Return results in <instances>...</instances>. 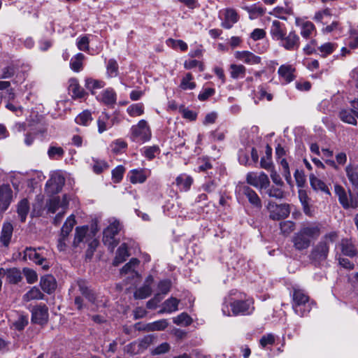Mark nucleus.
I'll return each instance as SVG.
<instances>
[{"label": "nucleus", "mask_w": 358, "mask_h": 358, "mask_svg": "<svg viewBox=\"0 0 358 358\" xmlns=\"http://www.w3.org/2000/svg\"><path fill=\"white\" fill-rule=\"evenodd\" d=\"M255 310L252 299L245 300H234L230 303L224 302L222 306V312L225 316L249 315Z\"/></svg>", "instance_id": "1"}, {"label": "nucleus", "mask_w": 358, "mask_h": 358, "mask_svg": "<svg viewBox=\"0 0 358 358\" xmlns=\"http://www.w3.org/2000/svg\"><path fill=\"white\" fill-rule=\"evenodd\" d=\"M69 196L64 194L62 197L55 196L52 198L47 204L48 210L57 215L54 219V223L58 224L61 222L66 210L68 208Z\"/></svg>", "instance_id": "2"}, {"label": "nucleus", "mask_w": 358, "mask_h": 358, "mask_svg": "<svg viewBox=\"0 0 358 358\" xmlns=\"http://www.w3.org/2000/svg\"><path fill=\"white\" fill-rule=\"evenodd\" d=\"M108 222V226L103 230L102 241L108 250L113 251L119 243L116 236L121 229V225L120 222L114 218L110 219Z\"/></svg>", "instance_id": "3"}, {"label": "nucleus", "mask_w": 358, "mask_h": 358, "mask_svg": "<svg viewBox=\"0 0 358 358\" xmlns=\"http://www.w3.org/2000/svg\"><path fill=\"white\" fill-rule=\"evenodd\" d=\"M293 309L296 314L303 317L311 310V303L308 296L303 290L294 289L293 293Z\"/></svg>", "instance_id": "4"}, {"label": "nucleus", "mask_w": 358, "mask_h": 358, "mask_svg": "<svg viewBox=\"0 0 358 358\" xmlns=\"http://www.w3.org/2000/svg\"><path fill=\"white\" fill-rule=\"evenodd\" d=\"M151 132L144 120H141L136 125H133L131 128L130 138L136 143H144L150 140Z\"/></svg>", "instance_id": "5"}, {"label": "nucleus", "mask_w": 358, "mask_h": 358, "mask_svg": "<svg viewBox=\"0 0 358 358\" xmlns=\"http://www.w3.org/2000/svg\"><path fill=\"white\" fill-rule=\"evenodd\" d=\"M248 184L253 186L259 191L266 189L270 186V180L268 176L263 171L249 172L246 176Z\"/></svg>", "instance_id": "6"}, {"label": "nucleus", "mask_w": 358, "mask_h": 358, "mask_svg": "<svg viewBox=\"0 0 358 358\" xmlns=\"http://www.w3.org/2000/svg\"><path fill=\"white\" fill-rule=\"evenodd\" d=\"M65 179L62 173L59 171L51 173L50 179L46 182V191L49 194H57L64 185Z\"/></svg>", "instance_id": "7"}, {"label": "nucleus", "mask_w": 358, "mask_h": 358, "mask_svg": "<svg viewBox=\"0 0 358 358\" xmlns=\"http://www.w3.org/2000/svg\"><path fill=\"white\" fill-rule=\"evenodd\" d=\"M334 192L338 198L340 203L344 208H355L358 207L357 200L353 199L350 193H348L340 185H334Z\"/></svg>", "instance_id": "8"}, {"label": "nucleus", "mask_w": 358, "mask_h": 358, "mask_svg": "<svg viewBox=\"0 0 358 358\" xmlns=\"http://www.w3.org/2000/svg\"><path fill=\"white\" fill-rule=\"evenodd\" d=\"M236 193L239 196H245L250 203L255 208H261L262 201L256 192L245 185L236 187Z\"/></svg>", "instance_id": "9"}, {"label": "nucleus", "mask_w": 358, "mask_h": 358, "mask_svg": "<svg viewBox=\"0 0 358 358\" xmlns=\"http://www.w3.org/2000/svg\"><path fill=\"white\" fill-rule=\"evenodd\" d=\"M31 312V322L33 323L43 325L48 321V308L45 304L34 306Z\"/></svg>", "instance_id": "10"}, {"label": "nucleus", "mask_w": 358, "mask_h": 358, "mask_svg": "<svg viewBox=\"0 0 358 358\" xmlns=\"http://www.w3.org/2000/svg\"><path fill=\"white\" fill-rule=\"evenodd\" d=\"M92 235V229L90 231L87 226L77 227L75 230L73 246L81 248L82 245H85L90 240Z\"/></svg>", "instance_id": "11"}, {"label": "nucleus", "mask_w": 358, "mask_h": 358, "mask_svg": "<svg viewBox=\"0 0 358 358\" xmlns=\"http://www.w3.org/2000/svg\"><path fill=\"white\" fill-rule=\"evenodd\" d=\"M278 41L280 45L287 50H294L299 47V37L294 31H289L288 34L285 33Z\"/></svg>", "instance_id": "12"}, {"label": "nucleus", "mask_w": 358, "mask_h": 358, "mask_svg": "<svg viewBox=\"0 0 358 358\" xmlns=\"http://www.w3.org/2000/svg\"><path fill=\"white\" fill-rule=\"evenodd\" d=\"M270 217L273 220H279L287 217L289 213V206L287 204H270L268 207Z\"/></svg>", "instance_id": "13"}, {"label": "nucleus", "mask_w": 358, "mask_h": 358, "mask_svg": "<svg viewBox=\"0 0 358 358\" xmlns=\"http://www.w3.org/2000/svg\"><path fill=\"white\" fill-rule=\"evenodd\" d=\"M150 176V170L147 169H135L129 171L127 177L132 184L143 183Z\"/></svg>", "instance_id": "14"}, {"label": "nucleus", "mask_w": 358, "mask_h": 358, "mask_svg": "<svg viewBox=\"0 0 358 358\" xmlns=\"http://www.w3.org/2000/svg\"><path fill=\"white\" fill-rule=\"evenodd\" d=\"M24 259H29L33 261L37 264L43 265V261L45 260V256L43 254V251L41 248H38V249L33 248H27L24 251Z\"/></svg>", "instance_id": "15"}, {"label": "nucleus", "mask_w": 358, "mask_h": 358, "mask_svg": "<svg viewBox=\"0 0 358 358\" xmlns=\"http://www.w3.org/2000/svg\"><path fill=\"white\" fill-rule=\"evenodd\" d=\"M234 57L248 65H255L261 62V57L250 51H236Z\"/></svg>", "instance_id": "16"}, {"label": "nucleus", "mask_w": 358, "mask_h": 358, "mask_svg": "<svg viewBox=\"0 0 358 358\" xmlns=\"http://www.w3.org/2000/svg\"><path fill=\"white\" fill-rule=\"evenodd\" d=\"M12 199V190L8 185H0V213L9 206Z\"/></svg>", "instance_id": "17"}, {"label": "nucleus", "mask_w": 358, "mask_h": 358, "mask_svg": "<svg viewBox=\"0 0 358 358\" xmlns=\"http://www.w3.org/2000/svg\"><path fill=\"white\" fill-rule=\"evenodd\" d=\"M153 282V278L152 275H149L145 279L144 285L138 288L134 294V296L136 299H143L148 297L152 293L151 285Z\"/></svg>", "instance_id": "18"}, {"label": "nucleus", "mask_w": 358, "mask_h": 358, "mask_svg": "<svg viewBox=\"0 0 358 358\" xmlns=\"http://www.w3.org/2000/svg\"><path fill=\"white\" fill-rule=\"evenodd\" d=\"M220 15L224 17V20L222 22V27L226 29H230L238 19V15L236 11L232 8H227L220 10Z\"/></svg>", "instance_id": "19"}, {"label": "nucleus", "mask_w": 358, "mask_h": 358, "mask_svg": "<svg viewBox=\"0 0 358 358\" xmlns=\"http://www.w3.org/2000/svg\"><path fill=\"white\" fill-rule=\"evenodd\" d=\"M139 264V261L136 258H132L129 262L126 264L120 271L122 276H128L129 278H140V275L136 271V267Z\"/></svg>", "instance_id": "20"}, {"label": "nucleus", "mask_w": 358, "mask_h": 358, "mask_svg": "<svg viewBox=\"0 0 358 358\" xmlns=\"http://www.w3.org/2000/svg\"><path fill=\"white\" fill-rule=\"evenodd\" d=\"M296 24L300 28V34L303 38H308L316 32L315 27L311 22L296 19Z\"/></svg>", "instance_id": "21"}, {"label": "nucleus", "mask_w": 358, "mask_h": 358, "mask_svg": "<svg viewBox=\"0 0 358 358\" xmlns=\"http://www.w3.org/2000/svg\"><path fill=\"white\" fill-rule=\"evenodd\" d=\"M96 99L107 106H113L116 103L117 95L113 89L107 88L96 96Z\"/></svg>", "instance_id": "22"}, {"label": "nucleus", "mask_w": 358, "mask_h": 358, "mask_svg": "<svg viewBox=\"0 0 358 358\" xmlns=\"http://www.w3.org/2000/svg\"><path fill=\"white\" fill-rule=\"evenodd\" d=\"M285 33L286 27L284 23L276 20L272 22L270 28V34L273 40L278 41L280 38H282Z\"/></svg>", "instance_id": "23"}, {"label": "nucleus", "mask_w": 358, "mask_h": 358, "mask_svg": "<svg viewBox=\"0 0 358 358\" xmlns=\"http://www.w3.org/2000/svg\"><path fill=\"white\" fill-rule=\"evenodd\" d=\"M329 252V247L326 242L322 241L313 249L311 256L315 261L326 259Z\"/></svg>", "instance_id": "24"}, {"label": "nucleus", "mask_w": 358, "mask_h": 358, "mask_svg": "<svg viewBox=\"0 0 358 358\" xmlns=\"http://www.w3.org/2000/svg\"><path fill=\"white\" fill-rule=\"evenodd\" d=\"M40 285L42 289L48 294L52 293L56 289V280L51 275L43 276L41 278Z\"/></svg>", "instance_id": "25"}, {"label": "nucleus", "mask_w": 358, "mask_h": 358, "mask_svg": "<svg viewBox=\"0 0 358 358\" xmlns=\"http://www.w3.org/2000/svg\"><path fill=\"white\" fill-rule=\"evenodd\" d=\"M193 178L185 173L179 175L176 179V184L181 191L187 192L190 189Z\"/></svg>", "instance_id": "26"}, {"label": "nucleus", "mask_w": 358, "mask_h": 358, "mask_svg": "<svg viewBox=\"0 0 358 358\" xmlns=\"http://www.w3.org/2000/svg\"><path fill=\"white\" fill-rule=\"evenodd\" d=\"M13 227L10 223L6 222L3 224L0 236V242L4 246L9 245L13 236Z\"/></svg>", "instance_id": "27"}, {"label": "nucleus", "mask_w": 358, "mask_h": 358, "mask_svg": "<svg viewBox=\"0 0 358 358\" xmlns=\"http://www.w3.org/2000/svg\"><path fill=\"white\" fill-rule=\"evenodd\" d=\"M345 171L350 183L358 188V166L349 164L345 167Z\"/></svg>", "instance_id": "28"}, {"label": "nucleus", "mask_w": 358, "mask_h": 358, "mask_svg": "<svg viewBox=\"0 0 358 358\" xmlns=\"http://www.w3.org/2000/svg\"><path fill=\"white\" fill-rule=\"evenodd\" d=\"M338 48V45L333 42H327L317 48V53L322 57H327L333 53Z\"/></svg>", "instance_id": "29"}, {"label": "nucleus", "mask_w": 358, "mask_h": 358, "mask_svg": "<svg viewBox=\"0 0 358 358\" xmlns=\"http://www.w3.org/2000/svg\"><path fill=\"white\" fill-rule=\"evenodd\" d=\"M341 120L348 124L356 125L358 119V113H355L352 110L344 109L339 113Z\"/></svg>", "instance_id": "30"}, {"label": "nucleus", "mask_w": 358, "mask_h": 358, "mask_svg": "<svg viewBox=\"0 0 358 358\" xmlns=\"http://www.w3.org/2000/svg\"><path fill=\"white\" fill-rule=\"evenodd\" d=\"M69 90L75 98H82L85 95L84 90L80 86L78 80L76 78H71L69 81Z\"/></svg>", "instance_id": "31"}, {"label": "nucleus", "mask_w": 358, "mask_h": 358, "mask_svg": "<svg viewBox=\"0 0 358 358\" xmlns=\"http://www.w3.org/2000/svg\"><path fill=\"white\" fill-rule=\"evenodd\" d=\"M129 256L128 247L126 243H122L117 250L115 257L113 260V265L117 266L124 262Z\"/></svg>", "instance_id": "32"}, {"label": "nucleus", "mask_w": 358, "mask_h": 358, "mask_svg": "<svg viewBox=\"0 0 358 358\" xmlns=\"http://www.w3.org/2000/svg\"><path fill=\"white\" fill-rule=\"evenodd\" d=\"M180 301L174 297H171L166 300L162 306L160 313H171L176 312L178 309Z\"/></svg>", "instance_id": "33"}, {"label": "nucleus", "mask_w": 358, "mask_h": 358, "mask_svg": "<svg viewBox=\"0 0 358 358\" xmlns=\"http://www.w3.org/2000/svg\"><path fill=\"white\" fill-rule=\"evenodd\" d=\"M243 9L248 12L250 20L257 19L265 13V9L257 4L243 6Z\"/></svg>", "instance_id": "34"}, {"label": "nucleus", "mask_w": 358, "mask_h": 358, "mask_svg": "<svg viewBox=\"0 0 358 358\" xmlns=\"http://www.w3.org/2000/svg\"><path fill=\"white\" fill-rule=\"evenodd\" d=\"M294 245L298 250H303L307 248L310 245V240L303 233L299 231L294 237Z\"/></svg>", "instance_id": "35"}, {"label": "nucleus", "mask_w": 358, "mask_h": 358, "mask_svg": "<svg viewBox=\"0 0 358 358\" xmlns=\"http://www.w3.org/2000/svg\"><path fill=\"white\" fill-rule=\"evenodd\" d=\"M294 71L291 65H282L278 69V73L286 83H290L294 79Z\"/></svg>", "instance_id": "36"}, {"label": "nucleus", "mask_w": 358, "mask_h": 358, "mask_svg": "<svg viewBox=\"0 0 358 358\" xmlns=\"http://www.w3.org/2000/svg\"><path fill=\"white\" fill-rule=\"evenodd\" d=\"M341 248L344 255L354 257L357 254L355 245L350 240L343 239L341 243Z\"/></svg>", "instance_id": "37"}, {"label": "nucleus", "mask_w": 358, "mask_h": 358, "mask_svg": "<svg viewBox=\"0 0 358 358\" xmlns=\"http://www.w3.org/2000/svg\"><path fill=\"white\" fill-rule=\"evenodd\" d=\"M310 185L315 190L322 191L327 194H330L329 189L327 185L320 179L317 178L313 175L310 176Z\"/></svg>", "instance_id": "38"}, {"label": "nucleus", "mask_w": 358, "mask_h": 358, "mask_svg": "<svg viewBox=\"0 0 358 358\" xmlns=\"http://www.w3.org/2000/svg\"><path fill=\"white\" fill-rule=\"evenodd\" d=\"M331 18V13L329 8H325L315 13L313 20L317 23L327 24Z\"/></svg>", "instance_id": "39"}, {"label": "nucleus", "mask_w": 358, "mask_h": 358, "mask_svg": "<svg viewBox=\"0 0 358 358\" xmlns=\"http://www.w3.org/2000/svg\"><path fill=\"white\" fill-rule=\"evenodd\" d=\"M15 129L18 132L27 131L25 135L24 143L29 146L31 145L34 140V137L31 131V129L27 128L25 123H17L15 125Z\"/></svg>", "instance_id": "40"}, {"label": "nucleus", "mask_w": 358, "mask_h": 358, "mask_svg": "<svg viewBox=\"0 0 358 358\" xmlns=\"http://www.w3.org/2000/svg\"><path fill=\"white\" fill-rule=\"evenodd\" d=\"M85 86L87 90H90L92 94H94L96 90L101 89L105 86V83L102 80L88 78L85 79Z\"/></svg>", "instance_id": "41"}, {"label": "nucleus", "mask_w": 358, "mask_h": 358, "mask_svg": "<svg viewBox=\"0 0 358 358\" xmlns=\"http://www.w3.org/2000/svg\"><path fill=\"white\" fill-rule=\"evenodd\" d=\"M246 71L245 67L242 64L230 65V76L234 79H238L245 76Z\"/></svg>", "instance_id": "42"}, {"label": "nucleus", "mask_w": 358, "mask_h": 358, "mask_svg": "<svg viewBox=\"0 0 358 358\" xmlns=\"http://www.w3.org/2000/svg\"><path fill=\"white\" fill-rule=\"evenodd\" d=\"M85 56L82 53H78L71 58L70 62V67L75 72H79L83 69V61Z\"/></svg>", "instance_id": "43"}, {"label": "nucleus", "mask_w": 358, "mask_h": 358, "mask_svg": "<svg viewBox=\"0 0 358 358\" xmlns=\"http://www.w3.org/2000/svg\"><path fill=\"white\" fill-rule=\"evenodd\" d=\"M96 229L92 228V236L90 240L86 242L88 245L87 250V256L91 257L99 245V241L95 238Z\"/></svg>", "instance_id": "44"}, {"label": "nucleus", "mask_w": 358, "mask_h": 358, "mask_svg": "<svg viewBox=\"0 0 358 358\" xmlns=\"http://www.w3.org/2000/svg\"><path fill=\"white\" fill-rule=\"evenodd\" d=\"M22 279V275L20 270L15 268L7 270L6 280L12 284H16Z\"/></svg>", "instance_id": "45"}, {"label": "nucleus", "mask_w": 358, "mask_h": 358, "mask_svg": "<svg viewBox=\"0 0 358 358\" xmlns=\"http://www.w3.org/2000/svg\"><path fill=\"white\" fill-rule=\"evenodd\" d=\"M109 125V115L103 113L97 120L98 132L102 134L106 131L110 127Z\"/></svg>", "instance_id": "46"}, {"label": "nucleus", "mask_w": 358, "mask_h": 358, "mask_svg": "<svg viewBox=\"0 0 358 358\" xmlns=\"http://www.w3.org/2000/svg\"><path fill=\"white\" fill-rule=\"evenodd\" d=\"M76 221L75 216L73 215H71L69 217H67L64 224H63L62 228L61 229V234L68 236L70 232L71 231L72 229L73 228L74 225L76 224Z\"/></svg>", "instance_id": "47"}, {"label": "nucleus", "mask_w": 358, "mask_h": 358, "mask_svg": "<svg viewBox=\"0 0 358 358\" xmlns=\"http://www.w3.org/2000/svg\"><path fill=\"white\" fill-rule=\"evenodd\" d=\"M43 297V294L40 289L36 287H34L24 295L23 299L26 301H29L35 299H42Z\"/></svg>", "instance_id": "48"}, {"label": "nucleus", "mask_w": 358, "mask_h": 358, "mask_svg": "<svg viewBox=\"0 0 358 358\" xmlns=\"http://www.w3.org/2000/svg\"><path fill=\"white\" fill-rule=\"evenodd\" d=\"M92 120V114L90 111L86 110L80 113L75 119V121L77 124L87 126L88 125Z\"/></svg>", "instance_id": "49"}, {"label": "nucleus", "mask_w": 358, "mask_h": 358, "mask_svg": "<svg viewBox=\"0 0 358 358\" xmlns=\"http://www.w3.org/2000/svg\"><path fill=\"white\" fill-rule=\"evenodd\" d=\"M110 147L113 153L120 154L126 150L127 144L122 139H117L111 143Z\"/></svg>", "instance_id": "50"}, {"label": "nucleus", "mask_w": 358, "mask_h": 358, "mask_svg": "<svg viewBox=\"0 0 358 358\" xmlns=\"http://www.w3.org/2000/svg\"><path fill=\"white\" fill-rule=\"evenodd\" d=\"M168 326V322L165 319L159 320L147 324L146 329L148 331H162L165 329Z\"/></svg>", "instance_id": "51"}, {"label": "nucleus", "mask_w": 358, "mask_h": 358, "mask_svg": "<svg viewBox=\"0 0 358 358\" xmlns=\"http://www.w3.org/2000/svg\"><path fill=\"white\" fill-rule=\"evenodd\" d=\"M193 76L191 73H187L183 78L182 79L180 83V88L183 90H193L196 87V84L192 81Z\"/></svg>", "instance_id": "52"}, {"label": "nucleus", "mask_w": 358, "mask_h": 358, "mask_svg": "<svg viewBox=\"0 0 358 358\" xmlns=\"http://www.w3.org/2000/svg\"><path fill=\"white\" fill-rule=\"evenodd\" d=\"M173 322L177 325L187 327L192 322L190 316L186 313H182L173 319Z\"/></svg>", "instance_id": "53"}, {"label": "nucleus", "mask_w": 358, "mask_h": 358, "mask_svg": "<svg viewBox=\"0 0 358 358\" xmlns=\"http://www.w3.org/2000/svg\"><path fill=\"white\" fill-rule=\"evenodd\" d=\"M29 210V206L27 199H22L17 206V213L21 221L24 222Z\"/></svg>", "instance_id": "54"}, {"label": "nucleus", "mask_w": 358, "mask_h": 358, "mask_svg": "<svg viewBox=\"0 0 358 358\" xmlns=\"http://www.w3.org/2000/svg\"><path fill=\"white\" fill-rule=\"evenodd\" d=\"M127 111L131 117L140 116L144 112L143 104L141 103L131 104L127 108Z\"/></svg>", "instance_id": "55"}, {"label": "nucleus", "mask_w": 358, "mask_h": 358, "mask_svg": "<svg viewBox=\"0 0 358 358\" xmlns=\"http://www.w3.org/2000/svg\"><path fill=\"white\" fill-rule=\"evenodd\" d=\"M309 240L311 238H315L319 236L320 229L316 225H310L303 227L301 231Z\"/></svg>", "instance_id": "56"}, {"label": "nucleus", "mask_w": 358, "mask_h": 358, "mask_svg": "<svg viewBox=\"0 0 358 358\" xmlns=\"http://www.w3.org/2000/svg\"><path fill=\"white\" fill-rule=\"evenodd\" d=\"M155 336L154 335H147L142 339L137 341L141 352H143L148 349L155 342Z\"/></svg>", "instance_id": "57"}, {"label": "nucleus", "mask_w": 358, "mask_h": 358, "mask_svg": "<svg viewBox=\"0 0 358 358\" xmlns=\"http://www.w3.org/2000/svg\"><path fill=\"white\" fill-rule=\"evenodd\" d=\"M167 45L173 49H180L181 51H185L187 50V44L182 40H176L173 38H169L166 41Z\"/></svg>", "instance_id": "58"}, {"label": "nucleus", "mask_w": 358, "mask_h": 358, "mask_svg": "<svg viewBox=\"0 0 358 358\" xmlns=\"http://www.w3.org/2000/svg\"><path fill=\"white\" fill-rule=\"evenodd\" d=\"M266 193L270 196V197H274L275 199H282L284 197V192L281 189V187L277 186V187H269L266 188Z\"/></svg>", "instance_id": "59"}, {"label": "nucleus", "mask_w": 358, "mask_h": 358, "mask_svg": "<svg viewBox=\"0 0 358 358\" xmlns=\"http://www.w3.org/2000/svg\"><path fill=\"white\" fill-rule=\"evenodd\" d=\"M78 287H79L80 291L82 293V294L84 295L90 301L94 303V299H95L94 295L87 288V287L85 285V281L80 280L78 282Z\"/></svg>", "instance_id": "60"}, {"label": "nucleus", "mask_w": 358, "mask_h": 358, "mask_svg": "<svg viewBox=\"0 0 358 358\" xmlns=\"http://www.w3.org/2000/svg\"><path fill=\"white\" fill-rule=\"evenodd\" d=\"M64 151L61 147L51 146L48 150V157L52 159H57L64 155Z\"/></svg>", "instance_id": "61"}, {"label": "nucleus", "mask_w": 358, "mask_h": 358, "mask_svg": "<svg viewBox=\"0 0 358 358\" xmlns=\"http://www.w3.org/2000/svg\"><path fill=\"white\" fill-rule=\"evenodd\" d=\"M341 27L337 21H333L331 24L327 25L322 29V32L328 34L333 32L341 33Z\"/></svg>", "instance_id": "62"}, {"label": "nucleus", "mask_w": 358, "mask_h": 358, "mask_svg": "<svg viewBox=\"0 0 358 358\" xmlns=\"http://www.w3.org/2000/svg\"><path fill=\"white\" fill-rule=\"evenodd\" d=\"M106 69L107 73L110 77L113 78L117 76L118 73V65L117 62L113 59H110L108 62Z\"/></svg>", "instance_id": "63"}, {"label": "nucleus", "mask_w": 358, "mask_h": 358, "mask_svg": "<svg viewBox=\"0 0 358 358\" xmlns=\"http://www.w3.org/2000/svg\"><path fill=\"white\" fill-rule=\"evenodd\" d=\"M171 349V346L169 343L167 342H164L155 348L151 350V354L152 355H163L168 352Z\"/></svg>", "instance_id": "64"}]
</instances>
